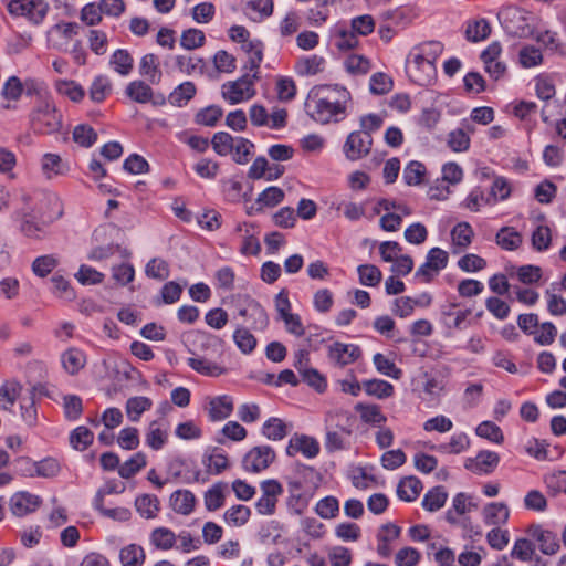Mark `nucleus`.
<instances>
[{"instance_id":"1","label":"nucleus","mask_w":566,"mask_h":566,"mask_svg":"<svg viewBox=\"0 0 566 566\" xmlns=\"http://www.w3.org/2000/svg\"><path fill=\"white\" fill-rule=\"evenodd\" d=\"M350 93L338 84L313 86L305 99V113L316 123L326 125L340 122L346 115Z\"/></svg>"},{"instance_id":"2","label":"nucleus","mask_w":566,"mask_h":566,"mask_svg":"<svg viewBox=\"0 0 566 566\" xmlns=\"http://www.w3.org/2000/svg\"><path fill=\"white\" fill-rule=\"evenodd\" d=\"M30 128L38 135H52L62 128V115L50 99L36 102L29 114Z\"/></svg>"},{"instance_id":"3","label":"nucleus","mask_w":566,"mask_h":566,"mask_svg":"<svg viewBox=\"0 0 566 566\" xmlns=\"http://www.w3.org/2000/svg\"><path fill=\"white\" fill-rule=\"evenodd\" d=\"M499 21L505 33L514 38H526L532 31L525 12L517 7L507 6L497 13Z\"/></svg>"},{"instance_id":"4","label":"nucleus","mask_w":566,"mask_h":566,"mask_svg":"<svg viewBox=\"0 0 566 566\" xmlns=\"http://www.w3.org/2000/svg\"><path fill=\"white\" fill-rule=\"evenodd\" d=\"M258 78L256 74L244 73L238 80L224 83L221 95L231 105L251 99L255 95L254 82Z\"/></svg>"},{"instance_id":"5","label":"nucleus","mask_w":566,"mask_h":566,"mask_svg":"<svg viewBox=\"0 0 566 566\" xmlns=\"http://www.w3.org/2000/svg\"><path fill=\"white\" fill-rule=\"evenodd\" d=\"M409 78L419 86L430 85L436 77V64L424 60L418 52H410L406 60Z\"/></svg>"},{"instance_id":"6","label":"nucleus","mask_w":566,"mask_h":566,"mask_svg":"<svg viewBox=\"0 0 566 566\" xmlns=\"http://www.w3.org/2000/svg\"><path fill=\"white\" fill-rule=\"evenodd\" d=\"M49 9L50 6L44 0H10L8 3L11 15L24 17L35 25L42 23Z\"/></svg>"},{"instance_id":"7","label":"nucleus","mask_w":566,"mask_h":566,"mask_svg":"<svg viewBox=\"0 0 566 566\" xmlns=\"http://www.w3.org/2000/svg\"><path fill=\"white\" fill-rule=\"evenodd\" d=\"M275 460V451L270 446L253 447L242 459V467L247 472L260 473L268 469Z\"/></svg>"},{"instance_id":"8","label":"nucleus","mask_w":566,"mask_h":566,"mask_svg":"<svg viewBox=\"0 0 566 566\" xmlns=\"http://www.w3.org/2000/svg\"><path fill=\"white\" fill-rule=\"evenodd\" d=\"M373 146V137L359 130L352 132L343 146L345 157L350 161L366 157Z\"/></svg>"},{"instance_id":"9","label":"nucleus","mask_w":566,"mask_h":566,"mask_svg":"<svg viewBox=\"0 0 566 566\" xmlns=\"http://www.w3.org/2000/svg\"><path fill=\"white\" fill-rule=\"evenodd\" d=\"M471 310H458L457 303H446L440 306V323L449 332L462 331L469 326L468 317Z\"/></svg>"},{"instance_id":"10","label":"nucleus","mask_w":566,"mask_h":566,"mask_svg":"<svg viewBox=\"0 0 566 566\" xmlns=\"http://www.w3.org/2000/svg\"><path fill=\"white\" fill-rule=\"evenodd\" d=\"M448 260L449 256L444 250L432 248L427 254L426 262L416 271L415 276L421 277L428 283L447 266Z\"/></svg>"},{"instance_id":"11","label":"nucleus","mask_w":566,"mask_h":566,"mask_svg":"<svg viewBox=\"0 0 566 566\" xmlns=\"http://www.w3.org/2000/svg\"><path fill=\"white\" fill-rule=\"evenodd\" d=\"M34 217H39L42 224H49L63 214V207L59 196L54 192H44L41 195L35 209Z\"/></svg>"},{"instance_id":"12","label":"nucleus","mask_w":566,"mask_h":566,"mask_svg":"<svg viewBox=\"0 0 566 566\" xmlns=\"http://www.w3.org/2000/svg\"><path fill=\"white\" fill-rule=\"evenodd\" d=\"M239 315L243 317L253 329L263 331L269 325V316L263 306L255 300L245 296L243 307L239 310Z\"/></svg>"},{"instance_id":"13","label":"nucleus","mask_w":566,"mask_h":566,"mask_svg":"<svg viewBox=\"0 0 566 566\" xmlns=\"http://www.w3.org/2000/svg\"><path fill=\"white\" fill-rule=\"evenodd\" d=\"M527 534L538 543L539 551L545 555H555L559 551V538L556 533L543 528L542 525L528 526Z\"/></svg>"},{"instance_id":"14","label":"nucleus","mask_w":566,"mask_h":566,"mask_svg":"<svg viewBox=\"0 0 566 566\" xmlns=\"http://www.w3.org/2000/svg\"><path fill=\"white\" fill-rule=\"evenodd\" d=\"M360 356V347L354 344L336 342L328 348V358L339 367H345L356 361Z\"/></svg>"},{"instance_id":"15","label":"nucleus","mask_w":566,"mask_h":566,"mask_svg":"<svg viewBox=\"0 0 566 566\" xmlns=\"http://www.w3.org/2000/svg\"><path fill=\"white\" fill-rule=\"evenodd\" d=\"M41 503L42 500L39 495L21 491L10 497L9 505L12 514L21 517L34 512Z\"/></svg>"},{"instance_id":"16","label":"nucleus","mask_w":566,"mask_h":566,"mask_svg":"<svg viewBox=\"0 0 566 566\" xmlns=\"http://www.w3.org/2000/svg\"><path fill=\"white\" fill-rule=\"evenodd\" d=\"M500 462V457L496 452L482 450L475 458H469L465 460V469L474 473L489 474L494 471Z\"/></svg>"},{"instance_id":"17","label":"nucleus","mask_w":566,"mask_h":566,"mask_svg":"<svg viewBox=\"0 0 566 566\" xmlns=\"http://www.w3.org/2000/svg\"><path fill=\"white\" fill-rule=\"evenodd\" d=\"M298 452L308 459L315 458L319 452V444L312 437L295 434L291 438L289 446L286 447V454L294 457Z\"/></svg>"},{"instance_id":"18","label":"nucleus","mask_w":566,"mask_h":566,"mask_svg":"<svg viewBox=\"0 0 566 566\" xmlns=\"http://www.w3.org/2000/svg\"><path fill=\"white\" fill-rule=\"evenodd\" d=\"M401 533V528L392 523H386L380 526L377 533V554L381 558H388L391 553V543L395 542Z\"/></svg>"},{"instance_id":"19","label":"nucleus","mask_w":566,"mask_h":566,"mask_svg":"<svg viewBox=\"0 0 566 566\" xmlns=\"http://www.w3.org/2000/svg\"><path fill=\"white\" fill-rule=\"evenodd\" d=\"M24 202V207L22 208V232L29 238H39V232L42 231V222H35V220H40L39 217H34L35 211L33 208L29 207L30 196L28 193H23L21 197Z\"/></svg>"},{"instance_id":"20","label":"nucleus","mask_w":566,"mask_h":566,"mask_svg":"<svg viewBox=\"0 0 566 566\" xmlns=\"http://www.w3.org/2000/svg\"><path fill=\"white\" fill-rule=\"evenodd\" d=\"M61 364L69 375H76L86 364L85 354L75 347H71L62 353Z\"/></svg>"},{"instance_id":"21","label":"nucleus","mask_w":566,"mask_h":566,"mask_svg":"<svg viewBox=\"0 0 566 566\" xmlns=\"http://www.w3.org/2000/svg\"><path fill=\"white\" fill-rule=\"evenodd\" d=\"M331 32L334 45L339 51L352 50L358 44L357 34L343 24H336Z\"/></svg>"},{"instance_id":"22","label":"nucleus","mask_w":566,"mask_h":566,"mask_svg":"<svg viewBox=\"0 0 566 566\" xmlns=\"http://www.w3.org/2000/svg\"><path fill=\"white\" fill-rule=\"evenodd\" d=\"M233 411L232 398L223 395L212 398L209 401L208 413L212 421H220L228 418Z\"/></svg>"},{"instance_id":"23","label":"nucleus","mask_w":566,"mask_h":566,"mask_svg":"<svg viewBox=\"0 0 566 566\" xmlns=\"http://www.w3.org/2000/svg\"><path fill=\"white\" fill-rule=\"evenodd\" d=\"M41 169L48 179L65 175L69 166L57 154L46 153L42 156Z\"/></svg>"},{"instance_id":"24","label":"nucleus","mask_w":566,"mask_h":566,"mask_svg":"<svg viewBox=\"0 0 566 566\" xmlns=\"http://www.w3.org/2000/svg\"><path fill=\"white\" fill-rule=\"evenodd\" d=\"M196 497L191 491L177 490L170 495V506L181 515H189L195 509Z\"/></svg>"},{"instance_id":"25","label":"nucleus","mask_w":566,"mask_h":566,"mask_svg":"<svg viewBox=\"0 0 566 566\" xmlns=\"http://www.w3.org/2000/svg\"><path fill=\"white\" fill-rule=\"evenodd\" d=\"M168 440V428L163 427L158 421L154 420L149 423L145 434V443L153 450H160Z\"/></svg>"},{"instance_id":"26","label":"nucleus","mask_w":566,"mask_h":566,"mask_svg":"<svg viewBox=\"0 0 566 566\" xmlns=\"http://www.w3.org/2000/svg\"><path fill=\"white\" fill-rule=\"evenodd\" d=\"M422 490L421 481L411 475L401 479L397 486V495L400 500L406 502L415 501Z\"/></svg>"},{"instance_id":"27","label":"nucleus","mask_w":566,"mask_h":566,"mask_svg":"<svg viewBox=\"0 0 566 566\" xmlns=\"http://www.w3.org/2000/svg\"><path fill=\"white\" fill-rule=\"evenodd\" d=\"M483 517L488 525L505 524L510 517V510L504 503L493 502L484 507Z\"/></svg>"},{"instance_id":"28","label":"nucleus","mask_w":566,"mask_h":566,"mask_svg":"<svg viewBox=\"0 0 566 566\" xmlns=\"http://www.w3.org/2000/svg\"><path fill=\"white\" fill-rule=\"evenodd\" d=\"M139 74L147 77L150 84H158L161 80L163 73L159 69L158 57L148 53L140 59Z\"/></svg>"},{"instance_id":"29","label":"nucleus","mask_w":566,"mask_h":566,"mask_svg":"<svg viewBox=\"0 0 566 566\" xmlns=\"http://www.w3.org/2000/svg\"><path fill=\"white\" fill-rule=\"evenodd\" d=\"M197 93L196 85L190 82L186 81L181 84H179L168 96V102L177 107H182L188 104L189 101H191Z\"/></svg>"},{"instance_id":"30","label":"nucleus","mask_w":566,"mask_h":566,"mask_svg":"<svg viewBox=\"0 0 566 566\" xmlns=\"http://www.w3.org/2000/svg\"><path fill=\"white\" fill-rule=\"evenodd\" d=\"M126 95L134 102L145 104L153 99V88L144 81L130 82L125 88Z\"/></svg>"},{"instance_id":"31","label":"nucleus","mask_w":566,"mask_h":566,"mask_svg":"<svg viewBox=\"0 0 566 566\" xmlns=\"http://www.w3.org/2000/svg\"><path fill=\"white\" fill-rule=\"evenodd\" d=\"M151 406H153V401L148 397L136 396V397H130L126 401L125 409H126V413H127V417L129 418V420L133 422H137V421H139L143 412L149 410L151 408Z\"/></svg>"},{"instance_id":"32","label":"nucleus","mask_w":566,"mask_h":566,"mask_svg":"<svg viewBox=\"0 0 566 566\" xmlns=\"http://www.w3.org/2000/svg\"><path fill=\"white\" fill-rule=\"evenodd\" d=\"M159 500L156 495L143 494L136 497L135 507L142 517L154 518L159 511Z\"/></svg>"},{"instance_id":"33","label":"nucleus","mask_w":566,"mask_h":566,"mask_svg":"<svg viewBox=\"0 0 566 566\" xmlns=\"http://www.w3.org/2000/svg\"><path fill=\"white\" fill-rule=\"evenodd\" d=\"M447 499L448 493L444 488L440 485L434 486L424 494L422 506L429 512H436L444 506Z\"/></svg>"},{"instance_id":"34","label":"nucleus","mask_w":566,"mask_h":566,"mask_svg":"<svg viewBox=\"0 0 566 566\" xmlns=\"http://www.w3.org/2000/svg\"><path fill=\"white\" fill-rule=\"evenodd\" d=\"M176 534L167 527H157L150 534V543L158 549L168 551L176 544Z\"/></svg>"},{"instance_id":"35","label":"nucleus","mask_w":566,"mask_h":566,"mask_svg":"<svg viewBox=\"0 0 566 566\" xmlns=\"http://www.w3.org/2000/svg\"><path fill=\"white\" fill-rule=\"evenodd\" d=\"M325 60L318 55H311L300 59L296 62L295 70L298 75L308 76L315 75L323 71Z\"/></svg>"},{"instance_id":"36","label":"nucleus","mask_w":566,"mask_h":566,"mask_svg":"<svg viewBox=\"0 0 566 566\" xmlns=\"http://www.w3.org/2000/svg\"><path fill=\"white\" fill-rule=\"evenodd\" d=\"M119 559L123 566H142L145 562V552L142 546L129 544L120 549Z\"/></svg>"},{"instance_id":"37","label":"nucleus","mask_w":566,"mask_h":566,"mask_svg":"<svg viewBox=\"0 0 566 566\" xmlns=\"http://www.w3.org/2000/svg\"><path fill=\"white\" fill-rule=\"evenodd\" d=\"M491 34V25L485 19L469 22L465 29V38L470 42H480Z\"/></svg>"},{"instance_id":"38","label":"nucleus","mask_w":566,"mask_h":566,"mask_svg":"<svg viewBox=\"0 0 566 566\" xmlns=\"http://www.w3.org/2000/svg\"><path fill=\"white\" fill-rule=\"evenodd\" d=\"M363 388L369 396L377 397L378 399H385L394 394V386L381 379H370L363 382Z\"/></svg>"},{"instance_id":"39","label":"nucleus","mask_w":566,"mask_h":566,"mask_svg":"<svg viewBox=\"0 0 566 566\" xmlns=\"http://www.w3.org/2000/svg\"><path fill=\"white\" fill-rule=\"evenodd\" d=\"M223 115V109L218 105H209L197 112L195 122L198 125L213 127Z\"/></svg>"},{"instance_id":"40","label":"nucleus","mask_w":566,"mask_h":566,"mask_svg":"<svg viewBox=\"0 0 566 566\" xmlns=\"http://www.w3.org/2000/svg\"><path fill=\"white\" fill-rule=\"evenodd\" d=\"M147 464L146 455L143 452H137L118 467V474L123 479H129L139 472Z\"/></svg>"},{"instance_id":"41","label":"nucleus","mask_w":566,"mask_h":566,"mask_svg":"<svg viewBox=\"0 0 566 566\" xmlns=\"http://www.w3.org/2000/svg\"><path fill=\"white\" fill-rule=\"evenodd\" d=\"M187 361L189 367L205 376L217 377L224 373L222 367L202 357H190Z\"/></svg>"},{"instance_id":"42","label":"nucleus","mask_w":566,"mask_h":566,"mask_svg":"<svg viewBox=\"0 0 566 566\" xmlns=\"http://www.w3.org/2000/svg\"><path fill=\"white\" fill-rule=\"evenodd\" d=\"M496 243L504 250H516L522 243V235L513 228L504 227L496 233Z\"/></svg>"},{"instance_id":"43","label":"nucleus","mask_w":566,"mask_h":566,"mask_svg":"<svg viewBox=\"0 0 566 566\" xmlns=\"http://www.w3.org/2000/svg\"><path fill=\"white\" fill-rule=\"evenodd\" d=\"M22 386L19 381H8L0 388V405L3 409H10L17 401Z\"/></svg>"},{"instance_id":"44","label":"nucleus","mask_w":566,"mask_h":566,"mask_svg":"<svg viewBox=\"0 0 566 566\" xmlns=\"http://www.w3.org/2000/svg\"><path fill=\"white\" fill-rule=\"evenodd\" d=\"M473 234L468 222H459L451 231L452 243L461 250L465 249L471 244Z\"/></svg>"},{"instance_id":"45","label":"nucleus","mask_w":566,"mask_h":566,"mask_svg":"<svg viewBox=\"0 0 566 566\" xmlns=\"http://www.w3.org/2000/svg\"><path fill=\"white\" fill-rule=\"evenodd\" d=\"M113 69L120 75H128L133 70V57L127 50H116L109 61Z\"/></svg>"},{"instance_id":"46","label":"nucleus","mask_w":566,"mask_h":566,"mask_svg":"<svg viewBox=\"0 0 566 566\" xmlns=\"http://www.w3.org/2000/svg\"><path fill=\"white\" fill-rule=\"evenodd\" d=\"M226 484L222 482H218L213 484L206 493H205V506L208 511L213 512L220 509L224 502V491Z\"/></svg>"},{"instance_id":"47","label":"nucleus","mask_w":566,"mask_h":566,"mask_svg":"<svg viewBox=\"0 0 566 566\" xmlns=\"http://www.w3.org/2000/svg\"><path fill=\"white\" fill-rule=\"evenodd\" d=\"M410 52H418L421 57L436 64L443 52V44L439 41H427L413 46Z\"/></svg>"},{"instance_id":"48","label":"nucleus","mask_w":566,"mask_h":566,"mask_svg":"<svg viewBox=\"0 0 566 566\" xmlns=\"http://www.w3.org/2000/svg\"><path fill=\"white\" fill-rule=\"evenodd\" d=\"M350 436V430L342 427L340 430L327 429L325 439V449L334 452L345 449V438Z\"/></svg>"},{"instance_id":"49","label":"nucleus","mask_w":566,"mask_h":566,"mask_svg":"<svg viewBox=\"0 0 566 566\" xmlns=\"http://www.w3.org/2000/svg\"><path fill=\"white\" fill-rule=\"evenodd\" d=\"M247 14L253 20L270 17L273 12L272 0H247Z\"/></svg>"},{"instance_id":"50","label":"nucleus","mask_w":566,"mask_h":566,"mask_svg":"<svg viewBox=\"0 0 566 566\" xmlns=\"http://www.w3.org/2000/svg\"><path fill=\"white\" fill-rule=\"evenodd\" d=\"M235 138L227 132H218L211 139L213 150L220 156H227L233 151Z\"/></svg>"},{"instance_id":"51","label":"nucleus","mask_w":566,"mask_h":566,"mask_svg":"<svg viewBox=\"0 0 566 566\" xmlns=\"http://www.w3.org/2000/svg\"><path fill=\"white\" fill-rule=\"evenodd\" d=\"M262 433L270 440H282L287 434L286 424L279 418H270L264 422Z\"/></svg>"},{"instance_id":"52","label":"nucleus","mask_w":566,"mask_h":566,"mask_svg":"<svg viewBox=\"0 0 566 566\" xmlns=\"http://www.w3.org/2000/svg\"><path fill=\"white\" fill-rule=\"evenodd\" d=\"M251 515V510L242 504L233 505L224 512V521L234 526L244 525Z\"/></svg>"},{"instance_id":"53","label":"nucleus","mask_w":566,"mask_h":566,"mask_svg":"<svg viewBox=\"0 0 566 566\" xmlns=\"http://www.w3.org/2000/svg\"><path fill=\"white\" fill-rule=\"evenodd\" d=\"M518 61L524 69H531L543 63V54L534 45H526L520 50Z\"/></svg>"},{"instance_id":"54","label":"nucleus","mask_w":566,"mask_h":566,"mask_svg":"<svg viewBox=\"0 0 566 566\" xmlns=\"http://www.w3.org/2000/svg\"><path fill=\"white\" fill-rule=\"evenodd\" d=\"M359 283L365 286H376L380 283L381 271L373 264H361L357 268Z\"/></svg>"},{"instance_id":"55","label":"nucleus","mask_w":566,"mask_h":566,"mask_svg":"<svg viewBox=\"0 0 566 566\" xmlns=\"http://www.w3.org/2000/svg\"><path fill=\"white\" fill-rule=\"evenodd\" d=\"M315 512L322 518L331 520L338 515L339 502L335 496H325L316 503Z\"/></svg>"},{"instance_id":"56","label":"nucleus","mask_w":566,"mask_h":566,"mask_svg":"<svg viewBox=\"0 0 566 566\" xmlns=\"http://www.w3.org/2000/svg\"><path fill=\"white\" fill-rule=\"evenodd\" d=\"M254 145L247 138L235 137L232 157L237 164L243 165L250 160Z\"/></svg>"},{"instance_id":"57","label":"nucleus","mask_w":566,"mask_h":566,"mask_svg":"<svg viewBox=\"0 0 566 566\" xmlns=\"http://www.w3.org/2000/svg\"><path fill=\"white\" fill-rule=\"evenodd\" d=\"M94 439L93 432L84 427L80 426L75 428L70 436V443L72 447L76 450L83 451L85 450L90 444H92Z\"/></svg>"},{"instance_id":"58","label":"nucleus","mask_w":566,"mask_h":566,"mask_svg":"<svg viewBox=\"0 0 566 566\" xmlns=\"http://www.w3.org/2000/svg\"><path fill=\"white\" fill-rule=\"evenodd\" d=\"M426 175V167L422 163L412 160L403 169V180L408 186L420 185Z\"/></svg>"},{"instance_id":"59","label":"nucleus","mask_w":566,"mask_h":566,"mask_svg":"<svg viewBox=\"0 0 566 566\" xmlns=\"http://www.w3.org/2000/svg\"><path fill=\"white\" fill-rule=\"evenodd\" d=\"M373 363L376 369L388 377L399 379L401 376V369L397 368L395 363L387 358L385 355L377 353L373 357Z\"/></svg>"},{"instance_id":"60","label":"nucleus","mask_w":566,"mask_h":566,"mask_svg":"<svg viewBox=\"0 0 566 566\" xmlns=\"http://www.w3.org/2000/svg\"><path fill=\"white\" fill-rule=\"evenodd\" d=\"M470 441L465 433L453 434L449 443H442L437 450L442 453H461L469 448Z\"/></svg>"},{"instance_id":"61","label":"nucleus","mask_w":566,"mask_h":566,"mask_svg":"<svg viewBox=\"0 0 566 566\" xmlns=\"http://www.w3.org/2000/svg\"><path fill=\"white\" fill-rule=\"evenodd\" d=\"M59 264V260L53 254L38 256L32 263V271L36 276L45 277Z\"/></svg>"},{"instance_id":"62","label":"nucleus","mask_w":566,"mask_h":566,"mask_svg":"<svg viewBox=\"0 0 566 566\" xmlns=\"http://www.w3.org/2000/svg\"><path fill=\"white\" fill-rule=\"evenodd\" d=\"M233 340L243 354H250L256 346V338L244 327L235 329Z\"/></svg>"},{"instance_id":"63","label":"nucleus","mask_w":566,"mask_h":566,"mask_svg":"<svg viewBox=\"0 0 566 566\" xmlns=\"http://www.w3.org/2000/svg\"><path fill=\"white\" fill-rule=\"evenodd\" d=\"M544 482L548 489V491L556 495L558 493H565L566 494V471L565 470H558L554 471L552 473H548L544 478Z\"/></svg>"},{"instance_id":"64","label":"nucleus","mask_w":566,"mask_h":566,"mask_svg":"<svg viewBox=\"0 0 566 566\" xmlns=\"http://www.w3.org/2000/svg\"><path fill=\"white\" fill-rule=\"evenodd\" d=\"M535 553L534 544L527 538H518L515 541L511 552V556L521 562H530Z\"/></svg>"}]
</instances>
